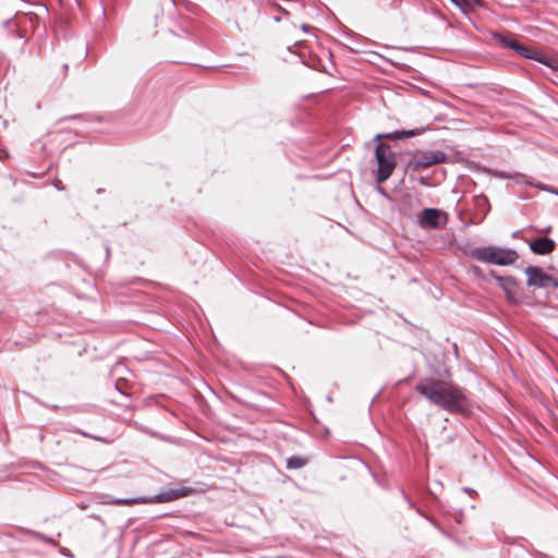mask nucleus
Wrapping results in <instances>:
<instances>
[{"mask_svg":"<svg viewBox=\"0 0 558 558\" xmlns=\"http://www.w3.org/2000/svg\"><path fill=\"white\" fill-rule=\"evenodd\" d=\"M375 155L378 167L377 182L383 183L396 168V155L387 144H378Z\"/></svg>","mask_w":558,"mask_h":558,"instance_id":"obj_4","label":"nucleus"},{"mask_svg":"<svg viewBox=\"0 0 558 558\" xmlns=\"http://www.w3.org/2000/svg\"><path fill=\"white\" fill-rule=\"evenodd\" d=\"M471 271L473 272V275H475L476 277H482L483 276V271L482 269L478 267V266H472L471 267Z\"/></svg>","mask_w":558,"mask_h":558,"instance_id":"obj_15","label":"nucleus"},{"mask_svg":"<svg viewBox=\"0 0 558 558\" xmlns=\"http://www.w3.org/2000/svg\"><path fill=\"white\" fill-rule=\"evenodd\" d=\"M151 501L147 498H118L110 501L113 505H133V504H146Z\"/></svg>","mask_w":558,"mask_h":558,"instance_id":"obj_12","label":"nucleus"},{"mask_svg":"<svg viewBox=\"0 0 558 558\" xmlns=\"http://www.w3.org/2000/svg\"><path fill=\"white\" fill-rule=\"evenodd\" d=\"M302 28H303V31H304V32H307V25H305V24H304V25L302 26Z\"/></svg>","mask_w":558,"mask_h":558,"instance_id":"obj_17","label":"nucleus"},{"mask_svg":"<svg viewBox=\"0 0 558 558\" xmlns=\"http://www.w3.org/2000/svg\"><path fill=\"white\" fill-rule=\"evenodd\" d=\"M525 274L527 276V280H526L527 286L545 288V287H548L549 284L554 283L553 277L545 274L538 267H532V266L527 267L525 269Z\"/></svg>","mask_w":558,"mask_h":558,"instance_id":"obj_6","label":"nucleus"},{"mask_svg":"<svg viewBox=\"0 0 558 558\" xmlns=\"http://www.w3.org/2000/svg\"><path fill=\"white\" fill-rule=\"evenodd\" d=\"M470 256L476 260L498 266H508L518 259V253L512 248L499 246H478L470 251Z\"/></svg>","mask_w":558,"mask_h":558,"instance_id":"obj_3","label":"nucleus"},{"mask_svg":"<svg viewBox=\"0 0 558 558\" xmlns=\"http://www.w3.org/2000/svg\"><path fill=\"white\" fill-rule=\"evenodd\" d=\"M555 242L549 238H538L530 243V248L538 255H547L555 248Z\"/></svg>","mask_w":558,"mask_h":558,"instance_id":"obj_8","label":"nucleus"},{"mask_svg":"<svg viewBox=\"0 0 558 558\" xmlns=\"http://www.w3.org/2000/svg\"><path fill=\"white\" fill-rule=\"evenodd\" d=\"M447 159V155L441 150H429L415 157L411 161L413 170L426 169L437 163H442Z\"/></svg>","mask_w":558,"mask_h":558,"instance_id":"obj_5","label":"nucleus"},{"mask_svg":"<svg viewBox=\"0 0 558 558\" xmlns=\"http://www.w3.org/2000/svg\"><path fill=\"white\" fill-rule=\"evenodd\" d=\"M542 189L558 196V191L557 190H554L551 187H545V186L542 187Z\"/></svg>","mask_w":558,"mask_h":558,"instance_id":"obj_16","label":"nucleus"},{"mask_svg":"<svg viewBox=\"0 0 558 558\" xmlns=\"http://www.w3.org/2000/svg\"><path fill=\"white\" fill-rule=\"evenodd\" d=\"M456 7L461 9L462 11H465L466 8V0H450Z\"/></svg>","mask_w":558,"mask_h":558,"instance_id":"obj_14","label":"nucleus"},{"mask_svg":"<svg viewBox=\"0 0 558 558\" xmlns=\"http://www.w3.org/2000/svg\"><path fill=\"white\" fill-rule=\"evenodd\" d=\"M494 278L506 292L508 298H512L515 288V281L511 277H501L497 275L494 276Z\"/></svg>","mask_w":558,"mask_h":558,"instance_id":"obj_10","label":"nucleus"},{"mask_svg":"<svg viewBox=\"0 0 558 558\" xmlns=\"http://www.w3.org/2000/svg\"><path fill=\"white\" fill-rule=\"evenodd\" d=\"M416 389L432 403L442 409L457 412H464L468 409L466 396L452 383L425 378L418 383Z\"/></svg>","mask_w":558,"mask_h":558,"instance_id":"obj_1","label":"nucleus"},{"mask_svg":"<svg viewBox=\"0 0 558 558\" xmlns=\"http://www.w3.org/2000/svg\"><path fill=\"white\" fill-rule=\"evenodd\" d=\"M304 465V460L300 457H291L287 460L288 469H298Z\"/></svg>","mask_w":558,"mask_h":558,"instance_id":"obj_13","label":"nucleus"},{"mask_svg":"<svg viewBox=\"0 0 558 558\" xmlns=\"http://www.w3.org/2000/svg\"><path fill=\"white\" fill-rule=\"evenodd\" d=\"M442 211L435 208H425L417 216V223L421 228L437 229Z\"/></svg>","mask_w":558,"mask_h":558,"instance_id":"obj_7","label":"nucleus"},{"mask_svg":"<svg viewBox=\"0 0 558 558\" xmlns=\"http://www.w3.org/2000/svg\"><path fill=\"white\" fill-rule=\"evenodd\" d=\"M426 130H428L427 126H422V128H417V129H414V130H408V131H396L393 133H389V134H377L376 135V140H379V138H398V140H403V138H409V137H412V136H416V135H420L422 133H424Z\"/></svg>","mask_w":558,"mask_h":558,"instance_id":"obj_9","label":"nucleus"},{"mask_svg":"<svg viewBox=\"0 0 558 558\" xmlns=\"http://www.w3.org/2000/svg\"><path fill=\"white\" fill-rule=\"evenodd\" d=\"M495 40L498 45L505 48L513 50L515 53L523 56L527 59L535 60L539 63L545 64L550 70L558 72V59L549 57L545 52L536 49H531L522 46L515 38L505 36L501 34L495 35Z\"/></svg>","mask_w":558,"mask_h":558,"instance_id":"obj_2","label":"nucleus"},{"mask_svg":"<svg viewBox=\"0 0 558 558\" xmlns=\"http://www.w3.org/2000/svg\"><path fill=\"white\" fill-rule=\"evenodd\" d=\"M182 496H184V492L183 490H170V492L157 495L155 497V500H157L159 502H166V501L174 500V499H177L179 497H182Z\"/></svg>","mask_w":558,"mask_h":558,"instance_id":"obj_11","label":"nucleus"}]
</instances>
